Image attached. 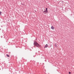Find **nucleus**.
<instances>
[{"label": "nucleus", "mask_w": 74, "mask_h": 74, "mask_svg": "<svg viewBox=\"0 0 74 74\" xmlns=\"http://www.w3.org/2000/svg\"><path fill=\"white\" fill-rule=\"evenodd\" d=\"M48 46V44H47L45 46L44 48H47Z\"/></svg>", "instance_id": "2"}, {"label": "nucleus", "mask_w": 74, "mask_h": 74, "mask_svg": "<svg viewBox=\"0 0 74 74\" xmlns=\"http://www.w3.org/2000/svg\"><path fill=\"white\" fill-rule=\"evenodd\" d=\"M55 46L56 47H58V46H57V45H56V44H55Z\"/></svg>", "instance_id": "6"}, {"label": "nucleus", "mask_w": 74, "mask_h": 74, "mask_svg": "<svg viewBox=\"0 0 74 74\" xmlns=\"http://www.w3.org/2000/svg\"><path fill=\"white\" fill-rule=\"evenodd\" d=\"M6 56H8V57H10V56L8 55V54H6Z\"/></svg>", "instance_id": "7"}, {"label": "nucleus", "mask_w": 74, "mask_h": 74, "mask_svg": "<svg viewBox=\"0 0 74 74\" xmlns=\"http://www.w3.org/2000/svg\"><path fill=\"white\" fill-rule=\"evenodd\" d=\"M34 56V57H35L34 56Z\"/></svg>", "instance_id": "11"}, {"label": "nucleus", "mask_w": 74, "mask_h": 74, "mask_svg": "<svg viewBox=\"0 0 74 74\" xmlns=\"http://www.w3.org/2000/svg\"><path fill=\"white\" fill-rule=\"evenodd\" d=\"M51 29L53 30H54V27H53V26H52L51 27Z\"/></svg>", "instance_id": "3"}, {"label": "nucleus", "mask_w": 74, "mask_h": 74, "mask_svg": "<svg viewBox=\"0 0 74 74\" xmlns=\"http://www.w3.org/2000/svg\"><path fill=\"white\" fill-rule=\"evenodd\" d=\"M52 47V45H50V47Z\"/></svg>", "instance_id": "10"}, {"label": "nucleus", "mask_w": 74, "mask_h": 74, "mask_svg": "<svg viewBox=\"0 0 74 74\" xmlns=\"http://www.w3.org/2000/svg\"><path fill=\"white\" fill-rule=\"evenodd\" d=\"M44 12H45L46 13H47V12H48V11H46V10H45L43 11Z\"/></svg>", "instance_id": "4"}, {"label": "nucleus", "mask_w": 74, "mask_h": 74, "mask_svg": "<svg viewBox=\"0 0 74 74\" xmlns=\"http://www.w3.org/2000/svg\"><path fill=\"white\" fill-rule=\"evenodd\" d=\"M34 45L35 47H38V48H41V45L39 44L38 42L36 41H34Z\"/></svg>", "instance_id": "1"}, {"label": "nucleus", "mask_w": 74, "mask_h": 74, "mask_svg": "<svg viewBox=\"0 0 74 74\" xmlns=\"http://www.w3.org/2000/svg\"><path fill=\"white\" fill-rule=\"evenodd\" d=\"M0 15H1V12L0 11Z\"/></svg>", "instance_id": "8"}, {"label": "nucleus", "mask_w": 74, "mask_h": 74, "mask_svg": "<svg viewBox=\"0 0 74 74\" xmlns=\"http://www.w3.org/2000/svg\"><path fill=\"white\" fill-rule=\"evenodd\" d=\"M48 8H46V11H48Z\"/></svg>", "instance_id": "5"}, {"label": "nucleus", "mask_w": 74, "mask_h": 74, "mask_svg": "<svg viewBox=\"0 0 74 74\" xmlns=\"http://www.w3.org/2000/svg\"><path fill=\"white\" fill-rule=\"evenodd\" d=\"M71 73L70 72H69V74H71Z\"/></svg>", "instance_id": "9"}, {"label": "nucleus", "mask_w": 74, "mask_h": 74, "mask_svg": "<svg viewBox=\"0 0 74 74\" xmlns=\"http://www.w3.org/2000/svg\"><path fill=\"white\" fill-rule=\"evenodd\" d=\"M44 14H45V13H44Z\"/></svg>", "instance_id": "12"}]
</instances>
